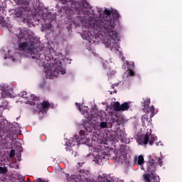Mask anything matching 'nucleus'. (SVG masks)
Segmentation results:
<instances>
[{"label":"nucleus","mask_w":182,"mask_h":182,"mask_svg":"<svg viewBox=\"0 0 182 182\" xmlns=\"http://www.w3.org/2000/svg\"><path fill=\"white\" fill-rule=\"evenodd\" d=\"M104 15H107V16L99 18L94 21L92 25L94 32L97 35H99L100 31H104L105 33H108L113 39H116V38H117V32L113 29H114V26H116V22H117L119 18H120V14L116 10L105 9Z\"/></svg>","instance_id":"obj_1"},{"label":"nucleus","mask_w":182,"mask_h":182,"mask_svg":"<svg viewBox=\"0 0 182 182\" xmlns=\"http://www.w3.org/2000/svg\"><path fill=\"white\" fill-rule=\"evenodd\" d=\"M15 35L18 39V50L20 52H26V53L29 55H36V53H35L36 38L29 35V31L17 28Z\"/></svg>","instance_id":"obj_2"},{"label":"nucleus","mask_w":182,"mask_h":182,"mask_svg":"<svg viewBox=\"0 0 182 182\" xmlns=\"http://www.w3.org/2000/svg\"><path fill=\"white\" fill-rule=\"evenodd\" d=\"M45 59L47 60L48 64L50 65V69L46 71V74L50 77H57L59 73H61V75L66 73L63 68H62V61L56 58V53L55 51L50 52L46 55Z\"/></svg>","instance_id":"obj_3"},{"label":"nucleus","mask_w":182,"mask_h":182,"mask_svg":"<svg viewBox=\"0 0 182 182\" xmlns=\"http://www.w3.org/2000/svg\"><path fill=\"white\" fill-rule=\"evenodd\" d=\"M17 4L20 6L18 9V12L16 14L17 18H22L24 21L28 18L32 14L29 2L26 0H17Z\"/></svg>","instance_id":"obj_4"},{"label":"nucleus","mask_w":182,"mask_h":182,"mask_svg":"<svg viewBox=\"0 0 182 182\" xmlns=\"http://www.w3.org/2000/svg\"><path fill=\"white\" fill-rule=\"evenodd\" d=\"M142 106V109L145 113L151 112L149 117H154L156 114V109L154 106L150 107V99L149 98H143V102H141Z\"/></svg>","instance_id":"obj_5"},{"label":"nucleus","mask_w":182,"mask_h":182,"mask_svg":"<svg viewBox=\"0 0 182 182\" xmlns=\"http://www.w3.org/2000/svg\"><path fill=\"white\" fill-rule=\"evenodd\" d=\"M84 127L85 131H80V137L81 140H85V139H86V136H87L89 133H92V132H93V126H92V124H90L89 122H87V124L85 123Z\"/></svg>","instance_id":"obj_6"},{"label":"nucleus","mask_w":182,"mask_h":182,"mask_svg":"<svg viewBox=\"0 0 182 182\" xmlns=\"http://www.w3.org/2000/svg\"><path fill=\"white\" fill-rule=\"evenodd\" d=\"M155 141L156 137H154V136L151 134H149V132H146L141 141V144H144V146H146V144H148V143H149L150 146H153Z\"/></svg>","instance_id":"obj_7"},{"label":"nucleus","mask_w":182,"mask_h":182,"mask_svg":"<svg viewBox=\"0 0 182 182\" xmlns=\"http://www.w3.org/2000/svg\"><path fill=\"white\" fill-rule=\"evenodd\" d=\"M1 126H2L1 128L6 133H9L10 134L11 133H12V134H15L16 133L15 128H14L12 124L8 123V121H4L3 124H1Z\"/></svg>","instance_id":"obj_8"},{"label":"nucleus","mask_w":182,"mask_h":182,"mask_svg":"<svg viewBox=\"0 0 182 182\" xmlns=\"http://www.w3.org/2000/svg\"><path fill=\"white\" fill-rule=\"evenodd\" d=\"M100 32H103L105 33V35L108 37V40L107 41H105L107 48H113V46L114 45V42H116V39H117V38H113L112 36H110V35H109V33L105 32V31H99V33Z\"/></svg>","instance_id":"obj_9"},{"label":"nucleus","mask_w":182,"mask_h":182,"mask_svg":"<svg viewBox=\"0 0 182 182\" xmlns=\"http://www.w3.org/2000/svg\"><path fill=\"white\" fill-rule=\"evenodd\" d=\"M21 97L23 99H25L26 100H28L29 97L31 100H34V101L39 100V97H36L35 95H31L25 91L21 92Z\"/></svg>","instance_id":"obj_10"},{"label":"nucleus","mask_w":182,"mask_h":182,"mask_svg":"<svg viewBox=\"0 0 182 182\" xmlns=\"http://www.w3.org/2000/svg\"><path fill=\"white\" fill-rule=\"evenodd\" d=\"M37 109H40V110H43L44 112H46L49 109V106H50V104L48 101H43L41 104H36V105Z\"/></svg>","instance_id":"obj_11"},{"label":"nucleus","mask_w":182,"mask_h":182,"mask_svg":"<svg viewBox=\"0 0 182 182\" xmlns=\"http://www.w3.org/2000/svg\"><path fill=\"white\" fill-rule=\"evenodd\" d=\"M68 144L70 147H74L76 144H79V136L75 135V137L70 138Z\"/></svg>","instance_id":"obj_12"},{"label":"nucleus","mask_w":182,"mask_h":182,"mask_svg":"<svg viewBox=\"0 0 182 182\" xmlns=\"http://www.w3.org/2000/svg\"><path fill=\"white\" fill-rule=\"evenodd\" d=\"M36 17H34V18L39 22V21H46L48 19V15L42 13V11L36 13Z\"/></svg>","instance_id":"obj_13"},{"label":"nucleus","mask_w":182,"mask_h":182,"mask_svg":"<svg viewBox=\"0 0 182 182\" xmlns=\"http://www.w3.org/2000/svg\"><path fill=\"white\" fill-rule=\"evenodd\" d=\"M134 164H138L139 166H143V164H144V157H143V156L139 155L137 157H134Z\"/></svg>","instance_id":"obj_14"},{"label":"nucleus","mask_w":182,"mask_h":182,"mask_svg":"<svg viewBox=\"0 0 182 182\" xmlns=\"http://www.w3.org/2000/svg\"><path fill=\"white\" fill-rule=\"evenodd\" d=\"M152 118L153 117H150V119H149V116H147V115L142 116L141 118L142 124L144 126H146V124H149V123H150V122H151Z\"/></svg>","instance_id":"obj_15"},{"label":"nucleus","mask_w":182,"mask_h":182,"mask_svg":"<svg viewBox=\"0 0 182 182\" xmlns=\"http://www.w3.org/2000/svg\"><path fill=\"white\" fill-rule=\"evenodd\" d=\"M0 25H2V26H5L6 28H9V32H11V31H12V29L11 28H9V24L8 23H6V21H5V20H4V16H0Z\"/></svg>","instance_id":"obj_16"},{"label":"nucleus","mask_w":182,"mask_h":182,"mask_svg":"<svg viewBox=\"0 0 182 182\" xmlns=\"http://www.w3.org/2000/svg\"><path fill=\"white\" fill-rule=\"evenodd\" d=\"M113 110L114 112H121V105L119 102H114L112 105Z\"/></svg>","instance_id":"obj_17"},{"label":"nucleus","mask_w":182,"mask_h":182,"mask_svg":"<svg viewBox=\"0 0 182 182\" xmlns=\"http://www.w3.org/2000/svg\"><path fill=\"white\" fill-rule=\"evenodd\" d=\"M148 173H150L151 176H154L156 173V165H148Z\"/></svg>","instance_id":"obj_18"},{"label":"nucleus","mask_w":182,"mask_h":182,"mask_svg":"<svg viewBox=\"0 0 182 182\" xmlns=\"http://www.w3.org/2000/svg\"><path fill=\"white\" fill-rule=\"evenodd\" d=\"M144 181L151 182V173H145L143 174Z\"/></svg>","instance_id":"obj_19"},{"label":"nucleus","mask_w":182,"mask_h":182,"mask_svg":"<svg viewBox=\"0 0 182 182\" xmlns=\"http://www.w3.org/2000/svg\"><path fill=\"white\" fill-rule=\"evenodd\" d=\"M129 109H130L129 102H124L121 105V112H126V110H129Z\"/></svg>","instance_id":"obj_20"},{"label":"nucleus","mask_w":182,"mask_h":182,"mask_svg":"<svg viewBox=\"0 0 182 182\" xmlns=\"http://www.w3.org/2000/svg\"><path fill=\"white\" fill-rule=\"evenodd\" d=\"M0 174H3V176H6V174H8V167L0 166Z\"/></svg>","instance_id":"obj_21"},{"label":"nucleus","mask_w":182,"mask_h":182,"mask_svg":"<svg viewBox=\"0 0 182 182\" xmlns=\"http://www.w3.org/2000/svg\"><path fill=\"white\" fill-rule=\"evenodd\" d=\"M97 157L100 160H103V159H105L106 157V152H104V151L99 152Z\"/></svg>","instance_id":"obj_22"},{"label":"nucleus","mask_w":182,"mask_h":182,"mask_svg":"<svg viewBox=\"0 0 182 182\" xmlns=\"http://www.w3.org/2000/svg\"><path fill=\"white\" fill-rule=\"evenodd\" d=\"M82 38L85 39V41H89L90 39V36L89 35V32L88 31H85L82 34Z\"/></svg>","instance_id":"obj_23"},{"label":"nucleus","mask_w":182,"mask_h":182,"mask_svg":"<svg viewBox=\"0 0 182 182\" xmlns=\"http://www.w3.org/2000/svg\"><path fill=\"white\" fill-rule=\"evenodd\" d=\"M72 147H73V146H70L69 144L67 143L65 150H66V151H70V153H71V154H74L73 149H72Z\"/></svg>","instance_id":"obj_24"},{"label":"nucleus","mask_w":182,"mask_h":182,"mask_svg":"<svg viewBox=\"0 0 182 182\" xmlns=\"http://www.w3.org/2000/svg\"><path fill=\"white\" fill-rule=\"evenodd\" d=\"M151 182H160V178L155 175L151 176Z\"/></svg>","instance_id":"obj_25"},{"label":"nucleus","mask_w":182,"mask_h":182,"mask_svg":"<svg viewBox=\"0 0 182 182\" xmlns=\"http://www.w3.org/2000/svg\"><path fill=\"white\" fill-rule=\"evenodd\" d=\"M100 127L101 129H107V122H100Z\"/></svg>","instance_id":"obj_26"},{"label":"nucleus","mask_w":182,"mask_h":182,"mask_svg":"<svg viewBox=\"0 0 182 182\" xmlns=\"http://www.w3.org/2000/svg\"><path fill=\"white\" fill-rule=\"evenodd\" d=\"M82 6L83 8H85V9H89L90 4H89V3L87 1H82Z\"/></svg>","instance_id":"obj_27"},{"label":"nucleus","mask_w":182,"mask_h":182,"mask_svg":"<svg viewBox=\"0 0 182 182\" xmlns=\"http://www.w3.org/2000/svg\"><path fill=\"white\" fill-rule=\"evenodd\" d=\"M63 5H66L68 2H73V0H60Z\"/></svg>","instance_id":"obj_28"},{"label":"nucleus","mask_w":182,"mask_h":182,"mask_svg":"<svg viewBox=\"0 0 182 182\" xmlns=\"http://www.w3.org/2000/svg\"><path fill=\"white\" fill-rule=\"evenodd\" d=\"M15 149H12L11 151H10V154H9V157L11 159H12V157H15Z\"/></svg>","instance_id":"obj_29"},{"label":"nucleus","mask_w":182,"mask_h":182,"mask_svg":"<svg viewBox=\"0 0 182 182\" xmlns=\"http://www.w3.org/2000/svg\"><path fill=\"white\" fill-rule=\"evenodd\" d=\"M157 164H159L161 167L163 166V159L161 158H158Z\"/></svg>","instance_id":"obj_30"},{"label":"nucleus","mask_w":182,"mask_h":182,"mask_svg":"<svg viewBox=\"0 0 182 182\" xmlns=\"http://www.w3.org/2000/svg\"><path fill=\"white\" fill-rule=\"evenodd\" d=\"M148 166H154V159H149Z\"/></svg>","instance_id":"obj_31"},{"label":"nucleus","mask_w":182,"mask_h":182,"mask_svg":"<svg viewBox=\"0 0 182 182\" xmlns=\"http://www.w3.org/2000/svg\"><path fill=\"white\" fill-rule=\"evenodd\" d=\"M4 95H6L4 96V97H8L9 96H11V93H9V92H8L6 91L3 92L2 95L4 96Z\"/></svg>","instance_id":"obj_32"},{"label":"nucleus","mask_w":182,"mask_h":182,"mask_svg":"<svg viewBox=\"0 0 182 182\" xmlns=\"http://www.w3.org/2000/svg\"><path fill=\"white\" fill-rule=\"evenodd\" d=\"M129 75H130V76H134V71L129 70Z\"/></svg>","instance_id":"obj_33"},{"label":"nucleus","mask_w":182,"mask_h":182,"mask_svg":"<svg viewBox=\"0 0 182 182\" xmlns=\"http://www.w3.org/2000/svg\"><path fill=\"white\" fill-rule=\"evenodd\" d=\"M75 105H76V107H77V108L78 109L81 110V109H80V104H77V102H75Z\"/></svg>","instance_id":"obj_34"},{"label":"nucleus","mask_w":182,"mask_h":182,"mask_svg":"<svg viewBox=\"0 0 182 182\" xmlns=\"http://www.w3.org/2000/svg\"><path fill=\"white\" fill-rule=\"evenodd\" d=\"M118 85H119V84H112V88L114 89V86H118Z\"/></svg>","instance_id":"obj_35"},{"label":"nucleus","mask_w":182,"mask_h":182,"mask_svg":"<svg viewBox=\"0 0 182 182\" xmlns=\"http://www.w3.org/2000/svg\"><path fill=\"white\" fill-rule=\"evenodd\" d=\"M87 120H89V122H90V120H92V117H89L87 118Z\"/></svg>","instance_id":"obj_36"},{"label":"nucleus","mask_w":182,"mask_h":182,"mask_svg":"<svg viewBox=\"0 0 182 182\" xmlns=\"http://www.w3.org/2000/svg\"><path fill=\"white\" fill-rule=\"evenodd\" d=\"M132 68L134 67V63H132V65H131Z\"/></svg>","instance_id":"obj_37"},{"label":"nucleus","mask_w":182,"mask_h":182,"mask_svg":"<svg viewBox=\"0 0 182 182\" xmlns=\"http://www.w3.org/2000/svg\"><path fill=\"white\" fill-rule=\"evenodd\" d=\"M26 182H31V181L29 180V178H27Z\"/></svg>","instance_id":"obj_38"},{"label":"nucleus","mask_w":182,"mask_h":182,"mask_svg":"<svg viewBox=\"0 0 182 182\" xmlns=\"http://www.w3.org/2000/svg\"><path fill=\"white\" fill-rule=\"evenodd\" d=\"M113 93H117V91L115 90L113 91Z\"/></svg>","instance_id":"obj_39"},{"label":"nucleus","mask_w":182,"mask_h":182,"mask_svg":"<svg viewBox=\"0 0 182 182\" xmlns=\"http://www.w3.org/2000/svg\"><path fill=\"white\" fill-rule=\"evenodd\" d=\"M96 163H97V164H99V159H97V160L96 161Z\"/></svg>","instance_id":"obj_40"},{"label":"nucleus","mask_w":182,"mask_h":182,"mask_svg":"<svg viewBox=\"0 0 182 182\" xmlns=\"http://www.w3.org/2000/svg\"><path fill=\"white\" fill-rule=\"evenodd\" d=\"M141 170H143V167H141Z\"/></svg>","instance_id":"obj_41"}]
</instances>
